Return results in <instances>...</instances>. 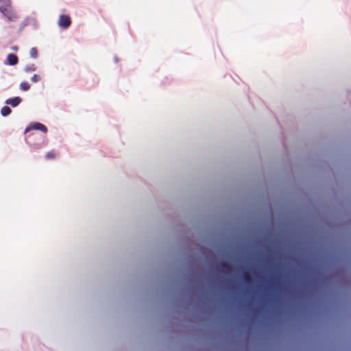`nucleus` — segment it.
<instances>
[{
	"label": "nucleus",
	"mask_w": 351,
	"mask_h": 351,
	"mask_svg": "<svg viewBox=\"0 0 351 351\" xmlns=\"http://www.w3.org/2000/svg\"><path fill=\"white\" fill-rule=\"evenodd\" d=\"M26 143L35 149L41 148L45 144V136L37 132L29 134L26 138Z\"/></svg>",
	"instance_id": "nucleus-1"
},
{
	"label": "nucleus",
	"mask_w": 351,
	"mask_h": 351,
	"mask_svg": "<svg viewBox=\"0 0 351 351\" xmlns=\"http://www.w3.org/2000/svg\"><path fill=\"white\" fill-rule=\"evenodd\" d=\"M219 265L220 266V267L224 269L225 270L229 271L231 270V266L230 264H228V263L226 262H221Z\"/></svg>",
	"instance_id": "nucleus-9"
},
{
	"label": "nucleus",
	"mask_w": 351,
	"mask_h": 351,
	"mask_svg": "<svg viewBox=\"0 0 351 351\" xmlns=\"http://www.w3.org/2000/svg\"><path fill=\"white\" fill-rule=\"evenodd\" d=\"M39 79H40L39 76H38V75H36V74H34V75L32 77V78H31V80H32V81L33 82H38V81L39 80Z\"/></svg>",
	"instance_id": "nucleus-13"
},
{
	"label": "nucleus",
	"mask_w": 351,
	"mask_h": 351,
	"mask_svg": "<svg viewBox=\"0 0 351 351\" xmlns=\"http://www.w3.org/2000/svg\"><path fill=\"white\" fill-rule=\"evenodd\" d=\"M19 62L18 57L13 53H9L6 58L5 63L9 65H16Z\"/></svg>",
	"instance_id": "nucleus-5"
},
{
	"label": "nucleus",
	"mask_w": 351,
	"mask_h": 351,
	"mask_svg": "<svg viewBox=\"0 0 351 351\" xmlns=\"http://www.w3.org/2000/svg\"><path fill=\"white\" fill-rule=\"evenodd\" d=\"M12 110L8 106H3L1 110V114L2 116L5 117L11 113Z\"/></svg>",
	"instance_id": "nucleus-7"
},
{
	"label": "nucleus",
	"mask_w": 351,
	"mask_h": 351,
	"mask_svg": "<svg viewBox=\"0 0 351 351\" xmlns=\"http://www.w3.org/2000/svg\"><path fill=\"white\" fill-rule=\"evenodd\" d=\"M3 1V0H1ZM0 12L9 21H15L18 19L16 13L12 10L9 0H5V4L0 6Z\"/></svg>",
	"instance_id": "nucleus-2"
},
{
	"label": "nucleus",
	"mask_w": 351,
	"mask_h": 351,
	"mask_svg": "<svg viewBox=\"0 0 351 351\" xmlns=\"http://www.w3.org/2000/svg\"><path fill=\"white\" fill-rule=\"evenodd\" d=\"M33 130H40L43 132H44L45 134H46L47 132V128L45 125H44L43 124H42L40 123H34L26 128V129L25 130V133L27 134Z\"/></svg>",
	"instance_id": "nucleus-4"
},
{
	"label": "nucleus",
	"mask_w": 351,
	"mask_h": 351,
	"mask_svg": "<svg viewBox=\"0 0 351 351\" xmlns=\"http://www.w3.org/2000/svg\"><path fill=\"white\" fill-rule=\"evenodd\" d=\"M56 154L53 151H50L45 154V158L47 160H52L56 158Z\"/></svg>",
	"instance_id": "nucleus-11"
},
{
	"label": "nucleus",
	"mask_w": 351,
	"mask_h": 351,
	"mask_svg": "<svg viewBox=\"0 0 351 351\" xmlns=\"http://www.w3.org/2000/svg\"><path fill=\"white\" fill-rule=\"evenodd\" d=\"M21 101V99L19 97H14L13 98L8 99L5 101V104L10 105L12 107L17 106Z\"/></svg>",
	"instance_id": "nucleus-6"
},
{
	"label": "nucleus",
	"mask_w": 351,
	"mask_h": 351,
	"mask_svg": "<svg viewBox=\"0 0 351 351\" xmlns=\"http://www.w3.org/2000/svg\"><path fill=\"white\" fill-rule=\"evenodd\" d=\"M35 70H36V67H35L34 64H32L25 68V71H34Z\"/></svg>",
	"instance_id": "nucleus-12"
},
{
	"label": "nucleus",
	"mask_w": 351,
	"mask_h": 351,
	"mask_svg": "<svg viewBox=\"0 0 351 351\" xmlns=\"http://www.w3.org/2000/svg\"><path fill=\"white\" fill-rule=\"evenodd\" d=\"M21 88H29V85L27 82H22L20 84Z\"/></svg>",
	"instance_id": "nucleus-14"
},
{
	"label": "nucleus",
	"mask_w": 351,
	"mask_h": 351,
	"mask_svg": "<svg viewBox=\"0 0 351 351\" xmlns=\"http://www.w3.org/2000/svg\"><path fill=\"white\" fill-rule=\"evenodd\" d=\"M12 49L13 51H17L19 49V47H18V46H13V47H12Z\"/></svg>",
	"instance_id": "nucleus-15"
},
{
	"label": "nucleus",
	"mask_w": 351,
	"mask_h": 351,
	"mask_svg": "<svg viewBox=\"0 0 351 351\" xmlns=\"http://www.w3.org/2000/svg\"><path fill=\"white\" fill-rule=\"evenodd\" d=\"M58 24L62 28H68L71 24L70 16L65 14L60 15L58 21Z\"/></svg>",
	"instance_id": "nucleus-3"
},
{
	"label": "nucleus",
	"mask_w": 351,
	"mask_h": 351,
	"mask_svg": "<svg viewBox=\"0 0 351 351\" xmlns=\"http://www.w3.org/2000/svg\"><path fill=\"white\" fill-rule=\"evenodd\" d=\"M31 58L36 59L38 57V50L36 47H32L29 51Z\"/></svg>",
	"instance_id": "nucleus-10"
},
{
	"label": "nucleus",
	"mask_w": 351,
	"mask_h": 351,
	"mask_svg": "<svg viewBox=\"0 0 351 351\" xmlns=\"http://www.w3.org/2000/svg\"><path fill=\"white\" fill-rule=\"evenodd\" d=\"M243 280L247 284H250L252 282V278L248 271H245L243 273Z\"/></svg>",
	"instance_id": "nucleus-8"
}]
</instances>
